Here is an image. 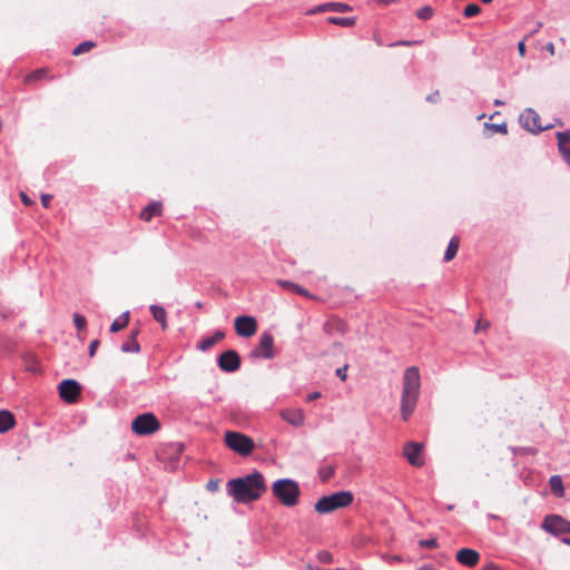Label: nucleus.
<instances>
[{"mask_svg":"<svg viewBox=\"0 0 570 570\" xmlns=\"http://www.w3.org/2000/svg\"><path fill=\"white\" fill-rule=\"evenodd\" d=\"M266 492L264 476L258 471L227 482V495L233 499H259Z\"/></svg>","mask_w":570,"mask_h":570,"instance_id":"obj_1","label":"nucleus"},{"mask_svg":"<svg viewBox=\"0 0 570 570\" xmlns=\"http://www.w3.org/2000/svg\"><path fill=\"white\" fill-rule=\"evenodd\" d=\"M420 393V373L415 366L409 367L403 377V391L401 400V415L407 421L413 413Z\"/></svg>","mask_w":570,"mask_h":570,"instance_id":"obj_2","label":"nucleus"},{"mask_svg":"<svg viewBox=\"0 0 570 570\" xmlns=\"http://www.w3.org/2000/svg\"><path fill=\"white\" fill-rule=\"evenodd\" d=\"M226 445L240 455H248L254 450V441L239 432L228 431L225 434Z\"/></svg>","mask_w":570,"mask_h":570,"instance_id":"obj_3","label":"nucleus"},{"mask_svg":"<svg viewBox=\"0 0 570 570\" xmlns=\"http://www.w3.org/2000/svg\"><path fill=\"white\" fill-rule=\"evenodd\" d=\"M159 429L158 419L150 412L137 415L131 422V430L138 435H149Z\"/></svg>","mask_w":570,"mask_h":570,"instance_id":"obj_4","label":"nucleus"},{"mask_svg":"<svg viewBox=\"0 0 570 570\" xmlns=\"http://www.w3.org/2000/svg\"><path fill=\"white\" fill-rule=\"evenodd\" d=\"M272 491L276 499H298L301 495L298 483L292 479L276 480L272 485Z\"/></svg>","mask_w":570,"mask_h":570,"instance_id":"obj_5","label":"nucleus"},{"mask_svg":"<svg viewBox=\"0 0 570 570\" xmlns=\"http://www.w3.org/2000/svg\"><path fill=\"white\" fill-rule=\"evenodd\" d=\"M541 528L553 535L570 533V521L552 514L544 518Z\"/></svg>","mask_w":570,"mask_h":570,"instance_id":"obj_6","label":"nucleus"},{"mask_svg":"<svg viewBox=\"0 0 570 570\" xmlns=\"http://www.w3.org/2000/svg\"><path fill=\"white\" fill-rule=\"evenodd\" d=\"M540 116L532 109L528 108L525 109L520 116H519V122L520 125L532 134L541 132L546 129H549L551 126H541L539 124Z\"/></svg>","mask_w":570,"mask_h":570,"instance_id":"obj_7","label":"nucleus"},{"mask_svg":"<svg viewBox=\"0 0 570 570\" xmlns=\"http://www.w3.org/2000/svg\"><path fill=\"white\" fill-rule=\"evenodd\" d=\"M59 396L67 403H75L81 391L80 384L72 379H67L60 382L59 386Z\"/></svg>","mask_w":570,"mask_h":570,"instance_id":"obj_8","label":"nucleus"},{"mask_svg":"<svg viewBox=\"0 0 570 570\" xmlns=\"http://www.w3.org/2000/svg\"><path fill=\"white\" fill-rule=\"evenodd\" d=\"M274 337L271 333L264 332L261 336L258 346L250 352L252 357L256 358H273L274 357Z\"/></svg>","mask_w":570,"mask_h":570,"instance_id":"obj_9","label":"nucleus"},{"mask_svg":"<svg viewBox=\"0 0 570 570\" xmlns=\"http://www.w3.org/2000/svg\"><path fill=\"white\" fill-rule=\"evenodd\" d=\"M218 367L226 373L236 372L240 367V357L234 350H227L217 357Z\"/></svg>","mask_w":570,"mask_h":570,"instance_id":"obj_10","label":"nucleus"},{"mask_svg":"<svg viewBox=\"0 0 570 570\" xmlns=\"http://www.w3.org/2000/svg\"><path fill=\"white\" fill-rule=\"evenodd\" d=\"M234 326L236 333L242 337H250L257 331V322L255 317L242 315L235 318Z\"/></svg>","mask_w":570,"mask_h":570,"instance_id":"obj_11","label":"nucleus"},{"mask_svg":"<svg viewBox=\"0 0 570 570\" xmlns=\"http://www.w3.org/2000/svg\"><path fill=\"white\" fill-rule=\"evenodd\" d=\"M423 444L415 441H409L403 448V455L413 466H422L424 461L421 458Z\"/></svg>","mask_w":570,"mask_h":570,"instance_id":"obj_12","label":"nucleus"},{"mask_svg":"<svg viewBox=\"0 0 570 570\" xmlns=\"http://www.w3.org/2000/svg\"><path fill=\"white\" fill-rule=\"evenodd\" d=\"M455 559L459 563L472 568L478 564L480 554L473 549L463 548L456 552Z\"/></svg>","mask_w":570,"mask_h":570,"instance_id":"obj_13","label":"nucleus"},{"mask_svg":"<svg viewBox=\"0 0 570 570\" xmlns=\"http://www.w3.org/2000/svg\"><path fill=\"white\" fill-rule=\"evenodd\" d=\"M281 417L293 426H302L305 421L304 412L299 409H286L281 412Z\"/></svg>","mask_w":570,"mask_h":570,"instance_id":"obj_14","label":"nucleus"},{"mask_svg":"<svg viewBox=\"0 0 570 570\" xmlns=\"http://www.w3.org/2000/svg\"><path fill=\"white\" fill-rule=\"evenodd\" d=\"M558 148L564 161L570 165V131L557 132Z\"/></svg>","mask_w":570,"mask_h":570,"instance_id":"obj_15","label":"nucleus"},{"mask_svg":"<svg viewBox=\"0 0 570 570\" xmlns=\"http://www.w3.org/2000/svg\"><path fill=\"white\" fill-rule=\"evenodd\" d=\"M352 501H316L315 510L321 513H330L340 508L347 507Z\"/></svg>","mask_w":570,"mask_h":570,"instance_id":"obj_16","label":"nucleus"},{"mask_svg":"<svg viewBox=\"0 0 570 570\" xmlns=\"http://www.w3.org/2000/svg\"><path fill=\"white\" fill-rule=\"evenodd\" d=\"M163 205L160 202H151L140 213V218L150 222L154 217L161 215Z\"/></svg>","mask_w":570,"mask_h":570,"instance_id":"obj_17","label":"nucleus"},{"mask_svg":"<svg viewBox=\"0 0 570 570\" xmlns=\"http://www.w3.org/2000/svg\"><path fill=\"white\" fill-rule=\"evenodd\" d=\"M225 338V332L218 330L214 333L213 336H209V337H205L204 340H202L198 345H197V348L202 352H207L208 350H210L215 344H217L218 342H220L222 340Z\"/></svg>","mask_w":570,"mask_h":570,"instance_id":"obj_18","label":"nucleus"},{"mask_svg":"<svg viewBox=\"0 0 570 570\" xmlns=\"http://www.w3.org/2000/svg\"><path fill=\"white\" fill-rule=\"evenodd\" d=\"M149 311L154 320L160 324L161 328L166 330L168 327L166 309L160 305L153 304L149 306Z\"/></svg>","mask_w":570,"mask_h":570,"instance_id":"obj_19","label":"nucleus"},{"mask_svg":"<svg viewBox=\"0 0 570 570\" xmlns=\"http://www.w3.org/2000/svg\"><path fill=\"white\" fill-rule=\"evenodd\" d=\"M351 7L346 3L342 2H328L318 6L312 12H322V11H337V12H346L350 11Z\"/></svg>","mask_w":570,"mask_h":570,"instance_id":"obj_20","label":"nucleus"},{"mask_svg":"<svg viewBox=\"0 0 570 570\" xmlns=\"http://www.w3.org/2000/svg\"><path fill=\"white\" fill-rule=\"evenodd\" d=\"M138 333V330L132 331L131 334L129 335L128 341L121 345V351L124 353H138L140 351V345L137 342Z\"/></svg>","mask_w":570,"mask_h":570,"instance_id":"obj_21","label":"nucleus"},{"mask_svg":"<svg viewBox=\"0 0 570 570\" xmlns=\"http://www.w3.org/2000/svg\"><path fill=\"white\" fill-rule=\"evenodd\" d=\"M14 416L7 410H0V433H6L14 425Z\"/></svg>","mask_w":570,"mask_h":570,"instance_id":"obj_22","label":"nucleus"},{"mask_svg":"<svg viewBox=\"0 0 570 570\" xmlns=\"http://www.w3.org/2000/svg\"><path fill=\"white\" fill-rule=\"evenodd\" d=\"M549 487L554 497L561 498L564 495V488L561 476L552 475L549 480Z\"/></svg>","mask_w":570,"mask_h":570,"instance_id":"obj_23","label":"nucleus"},{"mask_svg":"<svg viewBox=\"0 0 570 570\" xmlns=\"http://www.w3.org/2000/svg\"><path fill=\"white\" fill-rule=\"evenodd\" d=\"M345 328H346V325L341 320H332L324 324V331L330 335H332L334 333L343 334L345 332Z\"/></svg>","mask_w":570,"mask_h":570,"instance_id":"obj_24","label":"nucleus"},{"mask_svg":"<svg viewBox=\"0 0 570 570\" xmlns=\"http://www.w3.org/2000/svg\"><path fill=\"white\" fill-rule=\"evenodd\" d=\"M459 246H460L459 237H456V236L452 237L448 245V248L444 253V262H450L455 257Z\"/></svg>","mask_w":570,"mask_h":570,"instance_id":"obj_25","label":"nucleus"},{"mask_svg":"<svg viewBox=\"0 0 570 570\" xmlns=\"http://www.w3.org/2000/svg\"><path fill=\"white\" fill-rule=\"evenodd\" d=\"M278 285H281L283 288H286V289H289V291H293L299 295H303V296H308V292L303 288L302 286L293 283V282H289V281H284V279H278L277 281Z\"/></svg>","mask_w":570,"mask_h":570,"instance_id":"obj_26","label":"nucleus"},{"mask_svg":"<svg viewBox=\"0 0 570 570\" xmlns=\"http://www.w3.org/2000/svg\"><path fill=\"white\" fill-rule=\"evenodd\" d=\"M129 312H125L119 318L115 320L110 325V332L116 333L125 328L128 324Z\"/></svg>","mask_w":570,"mask_h":570,"instance_id":"obj_27","label":"nucleus"},{"mask_svg":"<svg viewBox=\"0 0 570 570\" xmlns=\"http://www.w3.org/2000/svg\"><path fill=\"white\" fill-rule=\"evenodd\" d=\"M327 20L332 24H337V26H342V27H351L355 23V18H353V17H345V18L330 17Z\"/></svg>","mask_w":570,"mask_h":570,"instance_id":"obj_28","label":"nucleus"},{"mask_svg":"<svg viewBox=\"0 0 570 570\" xmlns=\"http://www.w3.org/2000/svg\"><path fill=\"white\" fill-rule=\"evenodd\" d=\"M96 47V43L94 41H83L81 43H79L72 51V55L73 56H79V55H82L87 51H89L90 49L95 48Z\"/></svg>","mask_w":570,"mask_h":570,"instance_id":"obj_29","label":"nucleus"},{"mask_svg":"<svg viewBox=\"0 0 570 570\" xmlns=\"http://www.w3.org/2000/svg\"><path fill=\"white\" fill-rule=\"evenodd\" d=\"M318 499H353L351 491H337L331 494H324Z\"/></svg>","mask_w":570,"mask_h":570,"instance_id":"obj_30","label":"nucleus"},{"mask_svg":"<svg viewBox=\"0 0 570 570\" xmlns=\"http://www.w3.org/2000/svg\"><path fill=\"white\" fill-rule=\"evenodd\" d=\"M481 11V8L476 3H470L464 8L463 16L465 18H472L479 14Z\"/></svg>","mask_w":570,"mask_h":570,"instance_id":"obj_31","label":"nucleus"},{"mask_svg":"<svg viewBox=\"0 0 570 570\" xmlns=\"http://www.w3.org/2000/svg\"><path fill=\"white\" fill-rule=\"evenodd\" d=\"M334 473V468L332 465H325L320 468L318 475L320 479L325 482L327 481Z\"/></svg>","mask_w":570,"mask_h":570,"instance_id":"obj_32","label":"nucleus"},{"mask_svg":"<svg viewBox=\"0 0 570 570\" xmlns=\"http://www.w3.org/2000/svg\"><path fill=\"white\" fill-rule=\"evenodd\" d=\"M485 128L493 130L494 132L508 134V127L505 122L502 124H485Z\"/></svg>","mask_w":570,"mask_h":570,"instance_id":"obj_33","label":"nucleus"},{"mask_svg":"<svg viewBox=\"0 0 570 570\" xmlns=\"http://www.w3.org/2000/svg\"><path fill=\"white\" fill-rule=\"evenodd\" d=\"M434 10L430 6H425L417 11V17L421 20H428L432 18Z\"/></svg>","mask_w":570,"mask_h":570,"instance_id":"obj_34","label":"nucleus"},{"mask_svg":"<svg viewBox=\"0 0 570 570\" xmlns=\"http://www.w3.org/2000/svg\"><path fill=\"white\" fill-rule=\"evenodd\" d=\"M73 324L78 331H82L86 327L87 321L80 314H73Z\"/></svg>","mask_w":570,"mask_h":570,"instance_id":"obj_35","label":"nucleus"},{"mask_svg":"<svg viewBox=\"0 0 570 570\" xmlns=\"http://www.w3.org/2000/svg\"><path fill=\"white\" fill-rule=\"evenodd\" d=\"M317 559L322 563H331L333 561V557L328 551L318 552Z\"/></svg>","mask_w":570,"mask_h":570,"instance_id":"obj_36","label":"nucleus"},{"mask_svg":"<svg viewBox=\"0 0 570 570\" xmlns=\"http://www.w3.org/2000/svg\"><path fill=\"white\" fill-rule=\"evenodd\" d=\"M419 544L420 547L428 549H435L439 546L435 539L420 540Z\"/></svg>","mask_w":570,"mask_h":570,"instance_id":"obj_37","label":"nucleus"},{"mask_svg":"<svg viewBox=\"0 0 570 570\" xmlns=\"http://www.w3.org/2000/svg\"><path fill=\"white\" fill-rule=\"evenodd\" d=\"M219 483H220L219 479H212L207 482L206 489L209 492L214 493L219 489Z\"/></svg>","mask_w":570,"mask_h":570,"instance_id":"obj_38","label":"nucleus"},{"mask_svg":"<svg viewBox=\"0 0 570 570\" xmlns=\"http://www.w3.org/2000/svg\"><path fill=\"white\" fill-rule=\"evenodd\" d=\"M45 69H38L27 77L28 81L40 80L45 76Z\"/></svg>","mask_w":570,"mask_h":570,"instance_id":"obj_39","label":"nucleus"},{"mask_svg":"<svg viewBox=\"0 0 570 570\" xmlns=\"http://www.w3.org/2000/svg\"><path fill=\"white\" fill-rule=\"evenodd\" d=\"M98 346H99L98 340H94L90 342L89 347H88V353H89L90 357H92L96 354Z\"/></svg>","mask_w":570,"mask_h":570,"instance_id":"obj_40","label":"nucleus"},{"mask_svg":"<svg viewBox=\"0 0 570 570\" xmlns=\"http://www.w3.org/2000/svg\"><path fill=\"white\" fill-rule=\"evenodd\" d=\"M347 365H344L343 367H338L336 370V375L342 380V381H345L346 380V371H347Z\"/></svg>","mask_w":570,"mask_h":570,"instance_id":"obj_41","label":"nucleus"},{"mask_svg":"<svg viewBox=\"0 0 570 570\" xmlns=\"http://www.w3.org/2000/svg\"><path fill=\"white\" fill-rule=\"evenodd\" d=\"M490 326V323L489 322H484L482 323L481 321H478L476 323V326L474 328V333H479L480 331L482 330H485Z\"/></svg>","mask_w":570,"mask_h":570,"instance_id":"obj_42","label":"nucleus"},{"mask_svg":"<svg viewBox=\"0 0 570 570\" xmlns=\"http://www.w3.org/2000/svg\"><path fill=\"white\" fill-rule=\"evenodd\" d=\"M52 196L49 195V194H42L41 195V203H42V206L43 207H49V204H50V200H51Z\"/></svg>","mask_w":570,"mask_h":570,"instance_id":"obj_43","label":"nucleus"},{"mask_svg":"<svg viewBox=\"0 0 570 570\" xmlns=\"http://www.w3.org/2000/svg\"><path fill=\"white\" fill-rule=\"evenodd\" d=\"M20 197H21V202H22L24 205L30 206V205H32V204H33V202L31 200V198H30L27 194L21 193V194H20Z\"/></svg>","mask_w":570,"mask_h":570,"instance_id":"obj_44","label":"nucleus"},{"mask_svg":"<svg viewBox=\"0 0 570 570\" xmlns=\"http://www.w3.org/2000/svg\"><path fill=\"white\" fill-rule=\"evenodd\" d=\"M321 395H322V394H321V392H312V393H309V394L306 396V401H307V402L315 401V400L320 399V397H321Z\"/></svg>","mask_w":570,"mask_h":570,"instance_id":"obj_45","label":"nucleus"},{"mask_svg":"<svg viewBox=\"0 0 570 570\" xmlns=\"http://www.w3.org/2000/svg\"><path fill=\"white\" fill-rule=\"evenodd\" d=\"M421 43V41H397V42H394V46H413V45H419Z\"/></svg>","mask_w":570,"mask_h":570,"instance_id":"obj_46","label":"nucleus"},{"mask_svg":"<svg viewBox=\"0 0 570 570\" xmlns=\"http://www.w3.org/2000/svg\"><path fill=\"white\" fill-rule=\"evenodd\" d=\"M439 96H440L439 91H435V92L429 95L426 97V100L430 101V102H436L438 99H439Z\"/></svg>","mask_w":570,"mask_h":570,"instance_id":"obj_47","label":"nucleus"},{"mask_svg":"<svg viewBox=\"0 0 570 570\" xmlns=\"http://www.w3.org/2000/svg\"><path fill=\"white\" fill-rule=\"evenodd\" d=\"M518 51L520 53L521 57H524L525 55V45H524V41H520L518 43Z\"/></svg>","mask_w":570,"mask_h":570,"instance_id":"obj_48","label":"nucleus"},{"mask_svg":"<svg viewBox=\"0 0 570 570\" xmlns=\"http://www.w3.org/2000/svg\"><path fill=\"white\" fill-rule=\"evenodd\" d=\"M546 49L550 52V55H554V45L552 42H548Z\"/></svg>","mask_w":570,"mask_h":570,"instance_id":"obj_49","label":"nucleus"},{"mask_svg":"<svg viewBox=\"0 0 570 570\" xmlns=\"http://www.w3.org/2000/svg\"><path fill=\"white\" fill-rule=\"evenodd\" d=\"M483 570H499V568L493 563H489L484 567Z\"/></svg>","mask_w":570,"mask_h":570,"instance_id":"obj_50","label":"nucleus"},{"mask_svg":"<svg viewBox=\"0 0 570 570\" xmlns=\"http://www.w3.org/2000/svg\"><path fill=\"white\" fill-rule=\"evenodd\" d=\"M287 507H294L298 501H282Z\"/></svg>","mask_w":570,"mask_h":570,"instance_id":"obj_51","label":"nucleus"},{"mask_svg":"<svg viewBox=\"0 0 570 570\" xmlns=\"http://www.w3.org/2000/svg\"><path fill=\"white\" fill-rule=\"evenodd\" d=\"M417 570H435V568H433L432 566H423V567L419 568Z\"/></svg>","mask_w":570,"mask_h":570,"instance_id":"obj_52","label":"nucleus"},{"mask_svg":"<svg viewBox=\"0 0 570 570\" xmlns=\"http://www.w3.org/2000/svg\"><path fill=\"white\" fill-rule=\"evenodd\" d=\"M494 105H495V106H503V105H504V102H503L502 100H500V99H495V100H494Z\"/></svg>","mask_w":570,"mask_h":570,"instance_id":"obj_53","label":"nucleus"},{"mask_svg":"<svg viewBox=\"0 0 570 570\" xmlns=\"http://www.w3.org/2000/svg\"><path fill=\"white\" fill-rule=\"evenodd\" d=\"M541 27H542V22H538L537 26H535L534 32H537Z\"/></svg>","mask_w":570,"mask_h":570,"instance_id":"obj_54","label":"nucleus"},{"mask_svg":"<svg viewBox=\"0 0 570 570\" xmlns=\"http://www.w3.org/2000/svg\"><path fill=\"white\" fill-rule=\"evenodd\" d=\"M563 542L570 546V538H564Z\"/></svg>","mask_w":570,"mask_h":570,"instance_id":"obj_55","label":"nucleus"},{"mask_svg":"<svg viewBox=\"0 0 570 570\" xmlns=\"http://www.w3.org/2000/svg\"><path fill=\"white\" fill-rule=\"evenodd\" d=\"M196 307H197V308H202V307H203V304H202L200 302H197V303H196Z\"/></svg>","mask_w":570,"mask_h":570,"instance_id":"obj_56","label":"nucleus"},{"mask_svg":"<svg viewBox=\"0 0 570 570\" xmlns=\"http://www.w3.org/2000/svg\"><path fill=\"white\" fill-rule=\"evenodd\" d=\"M483 3H491L493 0H481Z\"/></svg>","mask_w":570,"mask_h":570,"instance_id":"obj_57","label":"nucleus"},{"mask_svg":"<svg viewBox=\"0 0 570 570\" xmlns=\"http://www.w3.org/2000/svg\"><path fill=\"white\" fill-rule=\"evenodd\" d=\"M497 115H499V111H495L493 115L490 116V118H494Z\"/></svg>","mask_w":570,"mask_h":570,"instance_id":"obj_58","label":"nucleus"},{"mask_svg":"<svg viewBox=\"0 0 570 570\" xmlns=\"http://www.w3.org/2000/svg\"><path fill=\"white\" fill-rule=\"evenodd\" d=\"M242 502H243V503H250L252 501L243 500Z\"/></svg>","mask_w":570,"mask_h":570,"instance_id":"obj_59","label":"nucleus"}]
</instances>
